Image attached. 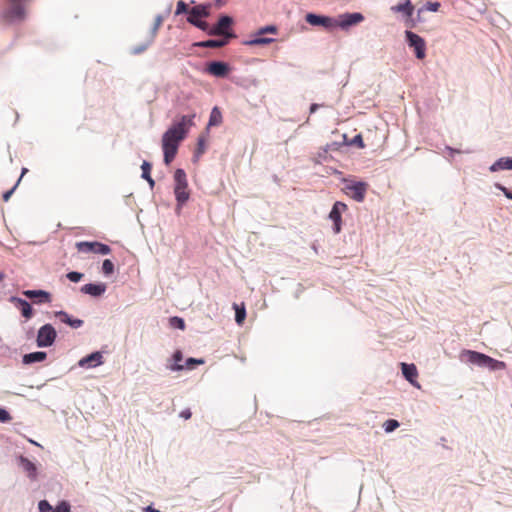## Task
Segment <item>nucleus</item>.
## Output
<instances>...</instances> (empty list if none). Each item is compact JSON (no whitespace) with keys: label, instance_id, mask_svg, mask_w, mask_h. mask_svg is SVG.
Returning a JSON list of instances; mask_svg holds the SVG:
<instances>
[{"label":"nucleus","instance_id":"obj_1","mask_svg":"<svg viewBox=\"0 0 512 512\" xmlns=\"http://www.w3.org/2000/svg\"><path fill=\"white\" fill-rule=\"evenodd\" d=\"M195 115H184L180 121L174 123L162 136V149L164 162L169 165L175 158L179 144L185 139L189 129L194 125Z\"/></svg>","mask_w":512,"mask_h":512},{"label":"nucleus","instance_id":"obj_2","mask_svg":"<svg viewBox=\"0 0 512 512\" xmlns=\"http://www.w3.org/2000/svg\"><path fill=\"white\" fill-rule=\"evenodd\" d=\"M174 182V194L177 201V209H181L190 197L187 176L183 169H177L175 171Z\"/></svg>","mask_w":512,"mask_h":512},{"label":"nucleus","instance_id":"obj_3","mask_svg":"<svg viewBox=\"0 0 512 512\" xmlns=\"http://www.w3.org/2000/svg\"><path fill=\"white\" fill-rule=\"evenodd\" d=\"M368 183L366 182H356V181H346L344 192L346 195L351 197L357 202H363L365 199L366 192L368 190Z\"/></svg>","mask_w":512,"mask_h":512},{"label":"nucleus","instance_id":"obj_4","mask_svg":"<svg viewBox=\"0 0 512 512\" xmlns=\"http://www.w3.org/2000/svg\"><path fill=\"white\" fill-rule=\"evenodd\" d=\"M25 1L26 0H7L4 17L9 21L23 20L25 17L23 3Z\"/></svg>","mask_w":512,"mask_h":512},{"label":"nucleus","instance_id":"obj_5","mask_svg":"<svg viewBox=\"0 0 512 512\" xmlns=\"http://www.w3.org/2000/svg\"><path fill=\"white\" fill-rule=\"evenodd\" d=\"M76 248L78 252L89 254H101V255H107L111 252V248L103 243L94 241V242H88V241H81L76 243Z\"/></svg>","mask_w":512,"mask_h":512},{"label":"nucleus","instance_id":"obj_6","mask_svg":"<svg viewBox=\"0 0 512 512\" xmlns=\"http://www.w3.org/2000/svg\"><path fill=\"white\" fill-rule=\"evenodd\" d=\"M56 336H57L56 330L51 324L43 325L38 330L37 339H36L37 346L38 347L51 346L54 343Z\"/></svg>","mask_w":512,"mask_h":512},{"label":"nucleus","instance_id":"obj_7","mask_svg":"<svg viewBox=\"0 0 512 512\" xmlns=\"http://www.w3.org/2000/svg\"><path fill=\"white\" fill-rule=\"evenodd\" d=\"M405 34L408 45L414 48L416 57L418 59H424L426 56V44L424 39L411 31H406Z\"/></svg>","mask_w":512,"mask_h":512},{"label":"nucleus","instance_id":"obj_8","mask_svg":"<svg viewBox=\"0 0 512 512\" xmlns=\"http://www.w3.org/2000/svg\"><path fill=\"white\" fill-rule=\"evenodd\" d=\"M233 24V19L230 16H221L217 24L209 30V35H218L226 37H235L229 32Z\"/></svg>","mask_w":512,"mask_h":512},{"label":"nucleus","instance_id":"obj_9","mask_svg":"<svg viewBox=\"0 0 512 512\" xmlns=\"http://www.w3.org/2000/svg\"><path fill=\"white\" fill-rule=\"evenodd\" d=\"M305 20L308 24L312 26H323L326 29L336 27V19L328 16H321L313 13H308L305 17Z\"/></svg>","mask_w":512,"mask_h":512},{"label":"nucleus","instance_id":"obj_10","mask_svg":"<svg viewBox=\"0 0 512 512\" xmlns=\"http://www.w3.org/2000/svg\"><path fill=\"white\" fill-rule=\"evenodd\" d=\"M364 20V16L361 13H345L336 19V27L347 29L352 25H356Z\"/></svg>","mask_w":512,"mask_h":512},{"label":"nucleus","instance_id":"obj_11","mask_svg":"<svg viewBox=\"0 0 512 512\" xmlns=\"http://www.w3.org/2000/svg\"><path fill=\"white\" fill-rule=\"evenodd\" d=\"M347 210V205L343 202L337 201L330 211L329 218L334 223V232L339 233L341 230V214Z\"/></svg>","mask_w":512,"mask_h":512},{"label":"nucleus","instance_id":"obj_12","mask_svg":"<svg viewBox=\"0 0 512 512\" xmlns=\"http://www.w3.org/2000/svg\"><path fill=\"white\" fill-rule=\"evenodd\" d=\"M402 374L405 379L416 388H420V384L417 381L418 370L414 364L401 363Z\"/></svg>","mask_w":512,"mask_h":512},{"label":"nucleus","instance_id":"obj_13","mask_svg":"<svg viewBox=\"0 0 512 512\" xmlns=\"http://www.w3.org/2000/svg\"><path fill=\"white\" fill-rule=\"evenodd\" d=\"M206 71L216 77H226L230 67L227 63L214 61L208 64Z\"/></svg>","mask_w":512,"mask_h":512},{"label":"nucleus","instance_id":"obj_14","mask_svg":"<svg viewBox=\"0 0 512 512\" xmlns=\"http://www.w3.org/2000/svg\"><path fill=\"white\" fill-rule=\"evenodd\" d=\"M23 295L30 299L38 298L36 303H50L51 302L50 293H48L44 290H25V291H23Z\"/></svg>","mask_w":512,"mask_h":512},{"label":"nucleus","instance_id":"obj_15","mask_svg":"<svg viewBox=\"0 0 512 512\" xmlns=\"http://www.w3.org/2000/svg\"><path fill=\"white\" fill-rule=\"evenodd\" d=\"M105 291H106V285L103 283H99V284L89 283V284H85L84 286L81 287V292H83L85 294H89L94 297L101 296L102 294H104Z\"/></svg>","mask_w":512,"mask_h":512},{"label":"nucleus","instance_id":"obj_16","mask_svg":"<svg viewBox=\"0 0 512 512\" xmlns=\"http://www.w3.org/2000/svg\"><path fill=\"white\" fill-rule=\"evenodd\" d=\"M10 302L15 304L18 308H20L22 315L26 319H29L32 317V314H33L32 307L26 300L12 296L10 298Z\"/></svg>","mask_w":512,"mask_h":512},{"label":"nucleus","instance_id":"obj_17","mask_svg":"<svg viewBox=\"0 0 512 512\" xmlns=\"http://www.w3.org/2000/svg\"><path fill=\"white\" fill-rule=\"evenodd\" d=\"M103 356L100 352H94L79 361L81 367H95L103 363Z\"/></svg>","mask_w":512,"mask_h":512},{"label":"nucleus","instance_id":"obj_18","mask_svg":"<svg viewBox=\"0 0 512 512\" xmlns=\"http://www.w3.org/2000/svg\"><path fill=\"white\" fill-rule=\"evenodd\" d=\"M391 10L394 12L403 13L406 17L410 18L414 12V6L410 0H406L404 3L392 6Z\"/></svg>","mask_w":512,"mask_h":512},{"label":"nucleus","instance_id":"obj_19","mask_svg":"<svg viewBox=\"0 0 512 512\" xmlns=\"http://www.w3.org/2000/svg\"><path fill=\"white\" fill-rule=\"evenodd\" d=\"M56 316L59 317L61 322L65 323L73 328H79L83 325V320L73 319L64 311L57 312Z\"/></svg>","mask_w":512,"mask_h":512},{"label":"nucleus","instance_id":"obj_20","mask_svg":"<svg viewBox=\"0 0 512 512\" xmlns=\"http://www.w3.org/2000/svg\"><path fill=\"white\" fill-rule=\"evenodd\" d=\"M464 353L467 356L468 362L478 365V366H481V367H482L483 362L485 361V358L487 356L486 354L472 351V350H466Z\"/></svg>","mask_w":512,"mask_h":512},{"label":"nucleus","instance_id":"obj_21","mask_svg":"<svg viewBox=\"0 0 512 512\" xmlns=\"http://www.w3.org/2000/svg\"><path fill=\"white\" fill-rule=\"evenodd\" d=\"M505 169H512V157L500 158L490 167L492 172Z\"/></svg>","mask_w":512,"mask_h":512},{"label":"nucleus","instance_id":"obj_22","mask_svg":"<svg viewBox=\"0 0 512 512\" xmlns=\"http://www.w3.org/2000/svg\"><path fill=\"white\" fill-rule=\"evenodd\" d=\"M46 356H47V354L45 352H42V351L25 354L23 356V362L25 364L41 362V361H44L46 359Z\"/></svg>","mask_w":512,"mask_h":512},{"label":"nucleus","instance_id":"obj_23","mask_svg":"<svg viewBox=\"0 0 512 512\" xmlns=\"http://www.w3.org/2000/svg\"><path fill=\"white\" fill-rule=\"evenodd\" d=\"M482 367H488L490 370H503L506 368V364L487 355Z\"/></svg>","mask_w":512,"mask_h":512},{"label":"nucleus","instance_id":"obj_24","mask_svg":"<svg viewBox=\"0 0 512 512\" xmlns=\"http://www.w3.org/2000/svg\"><path fill=\"white\" fill-rule=\"evenodd\" d=\"M209 6L208 5H197L189 10V14H193L195 16H200L201 18H206L209 16Z\"/></svg>","mask_w":512,"mask_h":512},{"label":"nucleus","instance_id":"obj_25","mask_svg":"<svg viewBox=\"0 0 512 512\" xmlns=\"http://www.w3.org/2000/svg\"><path fill=\"white\" fill-rule=\"evenodd\" d=\"M222 123V113L218 107H214L209 118V126H218Z\"/></svg>","mask_w":512,"mask_h":512},{"label":"nucleus","instance_id":"obj_26","mask_svg":"<svg viewBox=\"0 0 512 512\" xmlns=\"http://www.w3.org/2000/svg\"><path fill=\"white\" fill-rule=\"evenodd\" d=\"M173 360L175 363L168 367L171 371H181L184 369V365L180 364L183 360V354L180 350L174 352Z\"/></svg>","mask_w":512,"mask_h":512},{"label":"nucleus","instance_id":"obj_27","mask_svg":"<svg viewBox=\"0 0 512 512\" xmlns=\"http://www.w3.org/2000/svg\"><path fill=\"white\" fill-rule=\"evenodd\" d=\"M141 169H142V177L148 181L150 187H153L155 182L150 175L151 169H152L151 164L147 161H144L141 166Z\"/></svg>","mask_w":512,"mask_h":512},{"label":"nucleus","instance_id":"obj_28","mask_svg":"<svg viewBox=\"0 0 512 512\" xmlns=\"http://www.w3.org/2000/svg\"><path fill=\"white\" fill-rule=\"evenodd\" d=\"M235 309V320L238 324H242L246 317V310L244 305L239 306L237 304H234Z\"/></svg>","mask_w":512,"mask_h":512},{"label":"nucleus","instance_id":"obj_29","mask_svg":"<svg viewBox=\"0 0 512 512\" xmlns=\"http://www.w3.org/2000/svg\"><path fill=\"white\" fill-rule=\"evenodd\" d=\"M227 41L225 40H207L204 42L199 43L198 45L201 47H207V48H218L226 45Z\"/></svg>","mask_w":512,"mask_h":512},{"label":"nucleus","instance_id":"obj_30","mask_svg":"<svg viewBox=\"0 0 512 512\" xmlns=\"http://www.w3.org/2000/svg\"><path fill=\"white\" fill-rule=\"evenodd\" d=\"M273 41H274V39H272V38L257 37L255 39L250 40L249 42H247V44L251 45V46L265 45V44H269V43H271Z\"/></svg>","mask_w":512,"mask_h":512},{"label":"nucleus","instance_id":"obj_31","mask_svg":"<svg viewBox=\"0 0 512 512\" xmlns=\"http://www.w3.org/2000/svg\"><path fill=\"white\" fill-rule=\"evenodd\" d=\"M22 462H23V465H24V469L29 473V475L32 478H35V476H36V467H35V465L31 461H29L28 459H23Z\"/></svg>","mask_w":512,"mask_h":512},{"label":"nucleus","instance_id":"obj_32","mask_svg":"<svg viewBox=\"0 0 512 512\" xmlns=\"http://www.w3.org/2000/svg\"><path fill=\"white\" fill-rule=\"evenodd\" d=\"M187 21L194 25L195 27L199 28L202 31H207L209 33V24L206 21H203L201 19L197 21H193L192 19H187Z\"/></svg>","mask_w":512,"mask_h":512},{"label":"nucleus","instance_id":"obj_33","mask_svg":"<svg viewBox=\"0 0 512 512\" xmlns=\"http://www.w3.org/2000/svg\"><path fill=\"white\" fill-rule=\"evenodd\" d=\"M170 325L172 327L178 328L180 330L185 329V322L182 318L174 316L169 319Z\"/></svg>","mask_w":512,"mask_h":512},{"label":"nucleus","instance_id":"obj_34","mask_svg":"<svg viewBox=\"0 0 512 512\" xmlns=\"http://www.w3.org/2000/svg\"><path fill=\"white\" fill-rule=\"evenodd\" d=\"M204 364L203 359L188 358L185 362L184 368L192 370L196 365Z\"/></svg>","mask_w":512,"mask_h":512},{"label":"nucleus","instance_id":"obj_35","mask_svg":"<svg viewBox=\"0 0 512 512\" xmlns=\"http://www.w3.org/2000/svg\"><path fill=\"white\" fill-rule=\"evenodd\" d=\"M384 430L389 433L399 427V422L394 419H389L383 424Z\"/></svg>","mask_w":512,"mask_h":512},{"label":"nucleus","instance_id":"obj_36","mask_svg":"<svg viewBox=\"0 0 512 512\" xmlns=\"http://www.w3.org/2000/svg\"><path fill=\"white\" fill-rule=\"evenodd\" d=\"M102 270L104 274L110 275L114 272V264L111 260L105 259L102 264Z\"/></svg>","mask_w":512,"mask_h":512},{"label":"nucleus","instance_id":"obj_37","mask_svg":"<svg viewBox=\"0 0 512 512\" xmlns=\"http://www.w3.org/2000/svg\"><path fill=\"white\" fill-rule=\"evenodd\" d=\"M83 273H80V272H76V271H72V272H69L67 273L66 277L71 281V282H79L82 278H83Z\"/></svg>","mask_w":512,"mask_h":512},{"label":"nucleus","instance_id":"obj_38","mask_svg":"<svg viewBox=\"0 0 512 512\" xmlns=\"http://www.w3.org/2000/svg\"><path fill=\"white\" fill-rule=\"evenodd\" d=\"M182 13H189V9H188L187 4L184 1H179L177 3L175 14L180 15Z\"/></svg>","mask_w":512,"mask_h":512},{"label":"nucleus","instance_id":"obj_39","mask_svg":"<svg viewBox=\"0 0 512 512\" xmlns=\"http://www.w3.org/2000/svg\"><path fill=\"white\" fill-rule=\"evenodd\" d=\"M205 152V139L203 137H199L197 143L196 156H200Z\"/></svg>","mask_w":512,"mask_h":512},{"label":"nucleus","instance_id":"obj_40","mask_svg":"<svg viewBox=\"0 0 512 512\" xmlns=\"http://www.w3.org/2000/svg\"><path fill=\"white\" fill-rule=\"evenodd\" d=\"M11 419H12V417H11L10 413L5 409L0 408V422L6 423V422H9Z\"/></svg>","mask_w":512,"mask_h":512},{"label":"nucleus","instance_id":"obj_41","mask_svg":"<svg viewBox=\"0 0 512 512\" xmlns=\"http://www.w3.org/2000/svg\"><path fill=\"white\" fill-rule=\"evenodd\" d=\"M39 510L40 512H53L51 505L46 500L39 502Z\"/></svg>","mask_w":512,"mask_h":512},{"label":"nucleus","instance_id":"obj_42","mask_svg":"<svg viewBox=\"0 0 512 512\" xmlns=\"http://www.w3.org/2000/svg\"><path fill=\"white\" fill-rule=\"evenodd\" d=\"M265 33H272V34H276L277 33V28L276 26H273V25H269V26H266L264 28H261L258 32L259 35H262V34H265Z\"/></svg>","mask_w":512,"mask_h":512},{"label":"nucleus","instance_id":"obj_43","mask_svg":"<svg viewBox=\"0 0 512 512\" xmlns=\"http://www.w3.org/2000/svg\"><path fill=\"white\" fill-rule=\"evenodd\" d=\"M53 512H70V505L67 502H62Z\"/></svg>","mask_w":512,"mask_h":512},{"label":"nucleus","instance_id":"obj_44","mask_svg":"<svg viewBox=\"0 0 512 512\" xmlns=\"http://www.w3.org/2000/svg\"><path fill=\"white\" fill-rule=\"evenodd\" d=\"M440 4L438 2H428L427 9L433 12L438 11Z\"/></svg>","mask_w":512,"mask_h":512},{"label":"nucleus","instance_id":"obj_45","mask_svg":"<svg viewBox=\"0 0 512 512\" xmlns=\"http://www.w3.org/2000/svg\"><path fill=\"white\" fill-rule=\"evenodd\" d=\"M352 142H353V144L358 145L360 148H364L365 147V145L363 143V138H362L361 135H356Z\"/></svg>","mask_w":512,"mask_h":512},{"label":"nucleus","instance_id":"obj_46","mask_svg":"<svg viewBox=\"0 0 512 512\" xmlns=\"http://www.w3.org/2000/svg\"><path fill=\"white\" fill-rule=\"evenodd\" d=\"M192 416V413L190 409H185L180 413V417L184 418L185 420L190 419Z\"/></svg>","mask_w":512,"mask_h":512},{"label":"nucleus","instance_id":"obj_47","mask_svg":"<svg viewBox=\"0 0 512 512\" xmlns=\"http://www.w3.org/2000/svg\"><path fill=\"white\" fill-rule=\"evenodd\" d=\"M162 24V19L161 17H157L156 21H155V25H154V28H153V32L154 34L157 32V30L159 29V27L161 26Z\"/></svg>","mask_w":512,"mask_h":512},{"label":"nucleus","instance_id":"obj_48","mask_svg":"<svg viewBox=\"0 0 512 512\" xmlns=\"http://www.w3.org/2000/svg\"><path fill=\"white\" fill-rule=\"evenodd\" d=\"M501 189H502V191L504 192L505 196H506L507 198H509V199H511V200H512V192H510L509 190H507L505 187H502Z\"/></svg>","mask_w":512,"mask_h":512},{"label":"nucleus","instance_id":"obj_49","mask_svg":"<svg viewBox=\"0 0 512 512\" xmlns=\"http://www.w3.org/2000/svg\"><path fill=\"white\" fill-rule=\"evenodd\" d=\"M15 187H13L10 191L6 192L4 195H3V199L5 201H7L9 199V197L11 196V194L13 193Z\"/></svg>","mask_w":512,"mask_h":512},{"label":"nucleus","instance_id":"obj_50","mask_svg":"<svg viewBox=\"0 0 512 512\" xmlns=\"http://www.w3.org/2000/svg\"><path fill=\"white\" fill-rule=\"evenodd\" d=\"M143 511L144 512H160L159 510L153 508L152 506H147V507L143 508Z\"/></svg>","mask_w":512,"mask_h":512},{"label":"nucleus","instance_id":"obj_51","mask_svg":"<svg viewBox=\"0 0 512 512\" xmlns=\"http://www.w3.org/2000/svg\"><path fill=\"white\" fill-rule=\"evenodd\" d=\"M200 18H201L200 16H195L193 14H189V16L187 17V19H192L193 21H197Z\"/></svg>","mask_w":512,"mask_h":512},{"label":"nucleus","instance_id":"obj_52","mask_svg":"<svg viewBox=\"0 0 512 512\" xmlns=\"http://www.w3.org/2000/svg\"><path fill=\"white\" fill-rule=\"evenodd\" d=\"M319 105L318 104H312L311 107H310V112L311 113H314L316 112V110L318 109Z\"/></svg>","mask_w":512,"mask_h":512},{"label":"nucleus","instance_id":"obj_53","mask_svg":"<svg viewBox=\"0 0 512 512\" xmlns=\"http://www.w3.org/2000/svg\"><path fill=\"white\" fill-rule=\"evenodd\" d=\"M27 171H28V170H27V168H23V169H22V173H21V176H20V178H19L18 182L21 180V178L23 177V175H24Z\"/></svg>","mask_w":512,"mask_h":512},{"label":"nucleus","instance_id":"obj_54","mask_svg":"<svg viewBox=\"0 0 512 512\" xmlns=\"http://www.w3.org/2000/svg\"><path fill=\"white\" fill-rule=\"evenodd\" d=\"M144 50H145V47L137 48V49L135 50V53H140V52H142V51H144Z\"/></svg>","mask_w":512,"mask_h":512}]
</instances>
